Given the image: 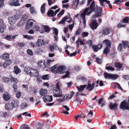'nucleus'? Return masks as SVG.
Wrapping results in <instances>:
<instances>
[{
    "instance_id": "nucleus-7",
    "label": "nucleus",
    "mask_w": 129,
    "mask_h": 129,
    "mask_svg": "<svg viewBox=\"0 0 129 129\" xmlns=\"http://www.w3.org/2000/svg\"><path fill=\"white\" fill-rule=\"evenodd\" d=\"M30 73L29 75L31 76L37 77L39 74V72L37 69H33L32 68V69L31 70Z\"/></svg>"
},
{
    "instance_id": "nucleus-59",
    "label": "nucleus",
    "mask_w": 129,
    "mask_h": 129,
    "mask_svg": "<svg viewBox=\"0 0 129 129\" xmlns=\"http://www.w3.org/2000/svg\"><path fill=\"white\" fill-rule=\"evenodd\" d=\"M122 77L125 80H129V75H123L122 76Z\"/></svg>"
},
{
    "instance_id": "nucleus-25",
    "label": "nucleus",
    "mask_w": 129,
    "mask_h": 129,
    "mask_svg": "<svg viewBox=\"0 0 129 129\" xmlns=\"http://www.w3.org/2000/svg\"><path fill=\"white\" fill-rule=\"evenodd\" d=\"M57 47V45L54 43H53L52 45H50L49 49L50 51L52 52H53Z\"/></svg>"
},
{
    "instance_id": "nucleus-58",
    "label": "nucleus",
    "mask_w": 129,
    "mask_h": 129,
    "mask_svg": "<svg viewBox=\"0 0 129 129\" xmlns=\"http://www.w3.org/2000/svg\"><path fill=\"white\" fill-rule=\"evenodd\" d=\"M33 29L36 31H38L40 29V27L37 25H35L33 26Z\"/></svg>"
},
{
    "instance_id": "nucleus-57",
    "label": "nucleus",
    "mask_w": 129,
    "mask_h": 129,
    "mask_svg": "<svg viewBox=\"0 0 129 129\" xmlns=\"http://www.w3.org/2000/svg\"><path fill=\"white\" fill-rule=\"evenodd\" d=\"M96 62L99 64H100L102 63V61L101 59L97 57L96 59Z\"/></svg>"
},
{
    "instance_id": "nucleus-50",
    "label": "nucleus",
    "mask_w": 129,
    "mask_h": 129,
    "mask_svg": "<svg viewBox=\"0 0 129 129\" xmlns=\"http://www.w3.org/2000/svg\"><path fill=\"white\" fill-rule=\"evenodd\" d=\"M125 24H123L122 22L119 23L117 25L118 28H119L121 27H125Z\"/></svg>"
},
{
    "instance_id": "nucleus-30",
    "label": "nucleus",
    "mask_w": 129,
    "mask_h": 129,
    "mask_svg": "<svg viewBox=\"0 0 129 129\" xmlns=\"http://www.w3.org/2000/svg\"><path fill=\"white\" fill-rule=\"evenodd\" d=\"M9 56V53H5L2 55L1 57L3 59L6 60L8 58Z\"/></svg>"
},
{
    "instance_id": "nucleus-55",
    "label": "nucleus",
    "mask_w": 129,
    "mask_h": 129,
    "mask_svg": "<svg viewBox=\"0 0 129 129\" xmlns=\"http://www.w3.org/2000/svg\"><path fill=\"white\" fill-rule=\"evenodd\" d=\"M25 45V44L23 42L18 43L17 44V46L20 47H22Z\"/></svg>"
},
{
    "instance_id": "nucleus-3",
    "label": "nucleus",
    "mask_w": 129,
    "mask_h": 129,
    "mask_svg": "<svg viewBox=\"0 0 129 129\" xmlns=\"http://www.w3.org/2000/svg\"><path fill=\"white\" fill-rule=\"evenodd\" d=\"M20 18V15L16 14L12 17H9L8 19L9 23L11 24H12L15 23L17 20Z\"/></svg>"
},
{
    "instance_id": "nucleus-2",
    "label": "nucleus",
    "mask_w": 129,
    "mask_h": 129,
    "mask_svg": "<svg viewBox=\"0 0 129 129\" xmlns=\"http://www.w3.org/2000/svg\"><path fill=\"white\" fill-rule=\"evenodd\" d=\"M89 8H86L83 11V12L81 13L80 16L81 17L82 20H83V23L84 26L86 25V20L85 19V15H88L89 14L91 13V11H89Z\"/></svg>"
},
{
    "instance_id": "nucleus-20",
    "label": "nucleus",
    "mask_w": 129,
    "mask_h": 129,
    "mask_svg": "<svg viewBox=\"0 0 129 129\" xmlns=\"http://www.w3.org/2000/svg\"><path fill=\"white\" fill-rule=\"evenodd\" d=\"M86 87V85H81L80 86V87H77V88L78 89V91L80 92L82 91Z\"/></svg>"
},
{
    "instance_id": "nucleus-49",
    "label": "nucleus",
    "mask_w": 129,
    "mask_h": 129,
    "mask_svg": "<svg viewBox=\"0 0 129 129\" xmlns=\"http://www.w3.org/2000/svg\"><path fill=\"white\" fill-rule=\"evenodd\" d=\"M42 64H44L43 62L42 61H39L38 63V65L39 67L43 69L44 68L45 66L44 65L42 66Z\"/></svg>"
},
{
    "instance_id": "nucleus-29",
    "label": "nucleus",
    "mask_w": 129,
    "mask_h": 129,
    "mask_svg": "<svg viewBox=\"0 0 129 129\" xmlns=\"http://www.w3.org/2000/svg\"><path fill=\"white\" fill-rule=\"evenodd\" d=\"M111 74L106 72L104 73V76L106 79H111Z\"/></svg>"
},
{
    "instance_id": "nucleus-48",
    "label": "nucleus",
    "mask_w": 129,
    "mask_h": 129,
    "mask_svg": "<svg viewBox=\"0 0 129 129\" xmlns=\"http://www.w3.org/2000/svg\"><path fill=\"white\" fill-rule=\"evenodd\" d=\"M97 47L96 45H93V46H92V48L94 52H97L98 51L99 49Z\"/></svg>"
},
{
    "instance_id": "nucleus-56",
    "label": "nucleus",
    "mask_w": 129,
    "mask_h": 129,
    "mask_svg": "<svg viewBox=\"0 0 129 129\" xmlns=\"http://www.w3.org/2000/svg\"><path fill=\"white\" fill-rule=\"evenodd\" d=\"M27 52L28 55L31 56L33 55V53L32 51L30 49H28L27 51Z\"/></svg>"
},
{
    "instance_id": "nucleus-41",
    "label": "nucleus",
    "mask_w": 129,
    "mask_h": 129,
    "mask_svg": "<svg viewBox=\"0 0 129 129\" xmlns=\"http://www.w3.org/2000/svg\"><path fill=\"white\" fill-rule=\"evenodd\" d=\"M42 78L43 80H48L49 79V74H46L43 75Z\"/></svg>"
},
{
    "instance_id": "nucleus-38",
    "label": "nucleus",
    "mask_w": 129,
    "mask_h": 129,
    "mask_svg": "<svg viewBox=\"0 0 129 129\" xmlns=\"http://www.w3.org/2000/svg\"><path fill=\"white\" fill-rule=\"evenodd\" d=\"M98 8L99 11L98 12H97L96 14L95 15V16L96 17H98L99 16H101L102 15V9L100 7H99Z\"/></svg>"
},
{
    "instance_id": "nucleus-62",
    "label": "nucleus",
    "mask_w": 129,
    "mask_h": 129,
    "mask_svg": "<svg viewBox=\"0 0 129 129\" xmlns=\"http://www.w3.org/2000/svg\"><path fill=\"white\" fill-rule=\"evenodd\" d=\"M28 15H29L26 14H25L22 16L23 17L24 20H26L28 19Z\"/></svg>"
},
{
    "instance_id": "nucleus-44",
    "label": "nucleus",
    "mask_w": 129,
    "mask_h": 129,
    "mask_svg": "<svg viewBox=\"0 0 129 129\" xmlns=\"http://www.w3.org/2000/svg\"><path fill=\"white\" fill-rule=\"evenodd\" d=\"M0 25L2 27L4 28H5L6 26L3 19H0Z\"/></svg>"
},
{
    "instance_id": "nucleus-13",
    "label": "nucleus",
    "mask_w": 129,
    "mask_h": 129,
    "mask_svg": "<svg viewBox=\"0 0 129 129\" xmlns=\"http://www.w3.org/2000/svg\"><path fill=\"white\" fill-rule=\"evenodd\" d=\"M103 43L105 44L106 47L111 48V43L110 40L106 39L103 41Z\"/></svg>"
},
{
    "instance_id": "nucleus-54",
    "label": "nucleus",
    "mask_w": 129,
    "mask_h": 129,
    "mask_svg": "<svg viewBox=\"0 0 129 129\" xmlns=\"http://www.w3.org/2000/svg\"><path fill=\"white\" fill-rule=\"evenodd\" d=\"M89 35V33L86 32H84L82 33V38H84L87 36Z\"/></svg>"
},
{
    "instance_id": "nucleus-4",
    "label": "nucleus",
    "mask_w": 129,
    "mask_h": 129,
    "mask_svg": "<svg viewBox=\"0 0 129 129\" xmlns=\"http://www.w3.org/2000/svg\"><path fill=\"white\" fill-rule=\"evenodd\" d=\"M120 107L121 109L123 110H129V105L128 103L125 101L121 103Z\"/></svg>"
},
{
    "instance_id": "nucleus-35",
    "label": "nucleus",
    "mask_w": 129,
    "mask_h": 129,
    "mask_svg": "<svg viewBox=\"0 0 129 129\" xmlns=\"http://www.w3.org/2000/svg\"><path fill=\"white\" fill-rule=\"evenodd\" d=\"M114 87L113 88H117L118 89L122 90H123L122 88L121 87L119 83L117 82H115L114 83Z\"/></svg>"
},
{
    "instance_id": "nucleus-64",
    "label": "nucleus",
    "mask_w": 129,
    "mask_h": 129,
    "mask_svg": "<svg viewBox=\"0 0 129 129\" xmlns=\"http://www.w3.org/2000/svg\"><path fill=\"white\" fill-rule=\"evenodd\" d=\"M64 10L63 9L57 14V16L58 17H60L61 15H62L64 12Z\"/></svg>"
},
{
    "instance_id": "nucleus-15",
    "label": "nucleus",
    "mask_w": 129,
    "mask_h": 129,
    "mask_svg": "<svg viewBox=\"0 0 129 129\" xmlns=\"http://www.w3.org/2000/svg\"><path fill=\"white\" fill-rule=\"evenodd\" d=\"M44 41L42 39H38L36 43V45L39 47H40L42 46L44 44Z\"/></svg>"
},
{
    "instance_id": "nucleus-10",
    "label": "nucleus",
    "mask_w": 129,
    "mask_h": 129,
    "mask_svg": "<svg viewBox=\"0 0 129 129\" xmlns=\"http://www.w3.org/2000/svg\"><path fill=\"white\" fill-rule=\"evenodd\" d=\"M32 21H34V20L32 19H31L29 20L28 21L25 27L26 29L31 28L33 25V22Z\"/></svg>"
},
{
    "instance_id": "nucleus-24",
    "label": "nucleus",
    "mask_w": 129,
    "mask_h": 129,
    "mask_svg": "<svg viewBox=\"0 0 129 129\" xmlns=\"http://www.w3.org/2000/svg\"><path fill=\"white\" fill-rule=\"evenodd\" d=\"M3 97L4 99L6 101H8L10 98L9 94L7 92L3 94Z\"/></svg>"
},
{
    "instance_id": "nucleus-1",
    "label": "nucleus",
    "mask_w": 129,
    "mask_h": 129,
    "mask_svg": "<svg viewBox=\"0 0 129 129\" xmlns=\"http://www.w3.org/2000/svg\"><path fill=\"white\" fill-rule=\"evenodd\" d=\"M61 84L60 82H58L56 84V87H54L53 89V96L56 97L62 96V90L60 88Z\"/></svg>"
},
{
    "instance_id": "nucleus-8",
    "label": "nucleus",
    "mask_w": 129,
    "mask_h": 129,
    "mask_svg": "<svg viewBox=\"0 0 129 129\" xmlns=\"http://www.w3.org/2000/svg\"><path fill=\"white\" fill-rule=\"evenodd\" d=\"M112 32V29L110 28L106 27L103 30V34L104 35H106L111 33Z\"/></svg>"
},
{
    "instance_id": "nucleus-22",
    "label": "nucleus",
    "mask_w": 129,
    "mask_h": 129,
    "mask_svg": "<svg viewBox=\"0 0 129 129\" xmlns=\"http://www.w3.org/2000/svg\"><path fill=\"white\" fill-rule=\"evenodd\" d=\"M57 67V65L56 64H55L53 67L50 68L49 70L52 72L56 73L57 71L56 69Z\"/></svg>"
},
{
    "instance_id": "nucleus-45",
    "label": "nucleus",
    "mask_w": 129,
    "mask_h": 129,
    "mask_svg": "<svg viewBox=\"0 0 129 129\" xmlns=\"http://www.w3.org/2000/svg\"><path fill=\"white\" fill-rule=\"evenodd\" d=\"M129 20V18L127 16L125 17L124 18H123L122 21V22L124 23H128Z\"/></svg>"
},
{
    "instance_id": "nucleus-60",
    "label": "nucleus",
    "mask_w": 129,
    "mask_h": 129,
    "mask_svg": "<svg viewBox=\"0 0 129 129\" xmlns=\"http://www.w3.org/2000/svg\"><path fill=\"white\" fill-rule=\"evenodd\" d=\"M52 29L54 31V34L56 36H57L58 33V31L57 29L56 28H55L54 27H53Z\"/></svg>"
},
{
    "instance_id": "nucleus-14",
    "label": "nucleus",
    "mask_w": 129,
    "mask_h": 129,
    "mask_svg": "<svg viewBox=\"0 0 129 129\" xmlns=\"http://www.w3.org/2000/svg\"><path fill=\"white\" fill-rule=\"evenodd\" d=\"M43 99L44 102L48 101L49 102H51L52 101V96L47 95L43 98Z\"/></svg>"
},
{
    "instance_id": "nucleus-9",
    "label": "nucleus",
    "mask_w": 129,
    "mask_h": 129,
    "mask_svg": "<svg viewBox=\"0 0 129 129\" xmlns=\"http://www.w3.org/2000/svg\"><path fill=\"white\" fill-rule=\"evenodd\" d=\"M10 78L3 77L2 78L3 81H10V79L11 81H17V79L11 75H10Z\"/></svg>"
},
{
    "instance_id": "nucleus-6",
    "label": "nucleus",
    "mask_w": 129,
    "mask_h": 129,
    "mask_svg": "<svg viewBox=\"0 0 129 129\" xmlns=\"http://www.w3.org/2000/svg\"><path fill=\"white\" fill-rule=\"evenodd\" d=\"M90 27L92 29H97L98 26V23L96 22L95 20L92 21L90 24Z\"/></svg>"
},
{
    "instance_id": "nucleus-23",
    "label": "nucleus",
    "mask_w": 129,
    "mask_h": 129,
    "mask_svg": "<svg viewBox=\"0 0 129 129\" xmlns=\"http://www.w3.org/2000/svg\"><path fill=\"white\" fill-rule=\"evenodd\" d=\"M54 61V60H47V61L46 62V65H45V62H43V63H44V64H42V66L43 65L45 67V68L46 67H47L48 68H49L50 65V63H51L52 62H53Z\"/></svg>"
},
{
    "instance_id": "nucleus-31",
    "label": "nucleus",
    "mask_w": 129,
    "mask_h": 129,
    "mask_svg": "<svg viewBox=\"0 0 129 129\" xmlns=\"http://www.w3.org/2000/svg\"><path fill=\"white\" fill-rule=\"evenodd\" d=\"M68 18V16H66L64 17L59 22V24H63L65 23L66 21Z\"/></svg>"
},
{
    "instance_id": "nucleus-43",
    "label": "nucleus",
    "mask_w": 129,
    "mask_h": 129,
    "mask_svg": "<svg viewBox=\"0 0 129 129\" xmlns=\"http://www.w3.org/2000/svg\"><path fill=\"white\" fill-rule=\"evenodd\" d=\"M100 1V3L101 6L105 7V3H104V2H106L108 1L107 0H99Z\"/></svg>"
},
{
    "instance_id": "nucleus-26",
    "label": "nucleus",
    "mask_w": 129,
    "mask_h": 129,
    "mask_svg": "<svg viewBox=\"0 0 129 129\" xmlns=\"http://www.w3.org/2000/svg\"><path fill=\"white\" fill-rule=\"evenodd\" d=\"M32 69V68L29 67H26L24 69V70L25 72H26L28 74H29L30 73L31 70Z\"/></svg>"
},
{
    "instance_id": "nucleus-37",
    "label": "nucleus",
    "mask_w": 129,
    "mask_h": 129,
    "mask_svg": "<svg viewBox=\"0 0 129 129\" xmlns=\"http://www.w3.org/2000/svg\"><path fill=\"white\" fill-rule=\"evenodd\" d=\"M46 4V3H44L42 5L41 7V13L42 14L44 13L45 12Z\"/></svg>"
},
{
    "instance_id": "nucleus-16",
    "label": "nucleus",
    "mask_w": 129,
    "mask_h": 129,
    "mask_svg": "<svg viewBox=\"0 0 129 129\" xmlns=\"http://www.w3.org/2000/svg\"><path fill=\"white\" fill-rule=\"evenodd\" d=\"M94 85L95 83H92L91 84L89 83L88 85L86 86V89L89 91H90L94 88Z\"/></svg>"
},
{
    "instance_id": "nucleus-5",
    "label": "nucleus",
    "mask_w": 129,
    "mask_h": 129,
    "mask_svg": "<svg viewBox=\"0 0 129 129\" xmlns=\"http://www.w3.org/2000/svg\"><path fill=\"white\" fill-rule=\"evenodd\" d=\"M20 0H10L9 2V4L10 6H17L20 5L19 3Z\"/></svg>"
},
{
    "instance_id": "nucleus-51",
    "label": "nucleus",
    "mask_w": 129,
    "mask_h": 129,
    "mask_svg": "<svg viewBox=\"0 0 129 129\" xmlns=\"http://www.w3.org/2000/svg\"><path fill=\"white\" fill-rule=\"evenodd\" d=\"M3 15L4 16H9L10 13L7 10H5L3 12Z\"/></svg>"
},
{
    "instance_id": "nucleus-34",
    "label": "nucleus",
    "mask_w": 129,
    "mask_h": 129,
    "mask_svg": "<svg viewBox=\"0 0 129 129\" xmlns=\"http://www.w3.org/2000/svg\"><path fill=\"white\" fill-rule=\"evenodd\" d=\"M119 77V75L117 74H111V79L113 80H115Z\"/></svg>"
},
{
    "instance_id": "nucleus-52",
    "label": "nucleus",
    "mask_w": 129,
    "mask_h": 129,
    "mask_svg": "<svg viewBox=\"0 0 129 129\" xmlns=\"http://www.w3.org/2000/svg\"><path fill=\"white\" fill-rule=\"evenodd\" d=\"M70 72L69 71H67L66 73V74L62 76V78H64L67 77L69 76Z\"/></svg>"
},
{
    "instance_id": "nucleus-19",
    "label": "nucleus",
    "mask_w": 129,
    "mask_h": 129,
    "mask_svg": "<svg viewBox=\"0 0 129 129\" xmlns=\"http://www.w3.org/2000/svg\"><path fill=\"white\" fill-rule=\"evenodd\" d=\"M117 105L116 103H111L109 105V108L111 110H115L116 109Z\"/></svg>"
},
{
    "instance_id": "nucleus-40",
    "label": "nucleus",
    "mask_w": 129,
    "mask_h": 129,
    "mask_svg": "<svg viewBox=\"0 0 129 129\" xmlns=\"http://www.w3.org/2000/svg\"><path fill=\"white\" fill-rule=\"evenodd\" d=\"M29 10H30V12L31 14H36L37 12L36 11L35 8H34V7H30L29 9Z\"/></svg>"
},
{
    "instance_id": "nucleus-39",
    "label": "nucleus",
    "mask_w": 129,
    "mask_h": 129,
    "mask_svg": "<svg viewBox=\"0 0 129 129\" xmlns=\"http://www.w3.org/2000/svg\"><path fill=\"white\" fill-rule=\"evenodd\" d=\"M54 11L51 10H49L47 13V15L49 16L53 17L54 16Z\"/></svg>"
},
{
    "instance_id": "nucleus-17",
    "label": "nucleus",
    "mask_w": 129,
    "mask_h": 129,
    "mask_svg": "<svg viewBox=\"0 0 129 129\" xmlns=\"http://www.w3.org/2000/svg\"><path fill=\"white\" fill-rule=\"evenodd\" d=\"M88 8H89V9H90L93 12H95L96 11L95 8V3L94 1H93L91 3L89 7Z\"/></svg>"
},
{
    "instance_id": "nucleus-21",
    "label": "nucleus",
    "mask_w": 129,
    "mask_h": 129,
    "mask_svg": "<svg viewBox=\"0 0 129 129\" xmlns=\"http://www.w3.org/2000/svg\"><path fill=\"white\" fill-rule=\"evenodd\" d=\"M110 48L106 47L105 48L103 51V54H106L107 57V54L110 51Z\"/></svg>"
},
{
    "instance_id": "nucleus-28",
    "label": "nucleus",
    "mask_w": 129,
    "mask_h": 129,
    "mask_svg": "<svg viewBox=\"0 0 129 129\" xmlns=\"http://www.w3.org/2000/svg\"><path fill=\"white\" fill-rule=\"evenodd\" d=\"M12 103L14 106V107H16L18 106L19 105V102L18 100L16 99L13 100L12 102Z\"/></svg>"
},
{
    "instance_id": "nucleus-42",
    "label": "nucleus",
    "mask_w": 129,
    "mask_h": 129,
    "mask_svg": "<svg viewBox=\"0 0 129 129\" xmlns=\"http://www.w3.org/2000/svg\"><path fill=\"white\" fill-rule=\"evenodd\" d=\"M123 48V45L121 43H120L117 48L118 51L119 52H121Z\"/></svg>"
},
{
    "instance_id": "nucleus-33",
    "label": "nucleus",
    "mask_w": 129,
    "mask_h": 129,
    "mask_svg": "<svg viewBox=\"0 0 129 129\" xmlns=\"http://www.w3.org/2000/svg\"><path fill=\"white\" fill-rule=\"evenodd\" d=\"M114 64L115 67L119 69H120L122 67V64L119 63L115 62L114 63Z\"/></svg>"
},
{
    "instance_id": "nucleus-63",
    "label": "nucleus",
    "mask_w": 129,
    "mask_h": 129,
    "mask_svg": "<svg viewBox=\"0 0 129 129\" xmlns=\"http://www.w3.org/2000/svg\"><path fill=\"white\" fill-rule=\"evenodd\" d=\"M23 37L25 38L26 39L28 40L31 39H33V37H30L28 36L27 35H24Z\"/></svg>"
},
{
    "instance_id": "nucleus-47",
    "label": "nucleus",
    "mask_w": 129,
    "mask_h": 129,
    "mask_svg": "<svg viewBox=\"0 0 129 129\" xmlns=\"http://www.w3.org/2000/svg\"><path fill=\"white\" fill-rule=\"evenodd\" d=\"M122 43L123 45V47L124 48L126 47V46L129 44V43L128 41H122Z\"/></svg>"
},
{
    "instance_id": "nucleus-32",
    "label": "nucleus",
    "mask_w": 129,
    "mask_h": 129,
    "mask_svg": "<svg viewBox=\"0 0 129 129\" xmlns=\"http://www.w3.org/2000/svg\"><path fill=\"white\" fill-rule=\"evenodd\" d=\"M57 70L60 74H62L63 73V67L62 66H59L57 68Z\"/></svg>"
},
{
    "instance_id": "nucleus-12",
    "label": "nucleus",
    "mask_w": 129,
    "mask_h": 129,
    "mask_svg": "<svg viewBox=\"0 0 129 129\" xmlns=\"http://www.w3.org/2000/svg\"><path fill=\"white\" fill-rule=\"evenodd\" d=\"M12 62V60L8 59L6 60L5 62L3 64V66L4 68L10 65Z\"/></svg>"
},
{
    "instance_id": "nucleus-53",
    "label": "nucleus",
    "mask_w": 129,
    "mask_h": 129,
    "mask_svg": "<svg viewBox=\"0 0 129 129\" xmlns=\"http://www.w3.org/2000/svg\"><path fill=\"white\" fill-rule=\"evenodd\" d=\"M106 69L107 70H110L111 71H113L115 70V69L112 66H109L106 67Z\"/></svg>"
},
{
    "instance_id": "nucleus-61",
    "label": "nucleus",
    "mask_w": 129,
    "mask_h": 129,
    "mask_svg": "<svg viewBox=\"0 0 129 129\" xmlns=\"http://www.w3.org/2000/svg\"><path fill=\"white\" fill-rule=\"evenodd\" d=\"M93 113L91 110H90L88 113L87 116L90 118L92 117L93 115Z\"/></svg>"
},
{
    "instance_id": "nucleus-46",
    "label": "nucleus",
    "mask_w": 129,
    "mask_h": 129,
    "mask_svg": "<svg viewBox=\"0 0 129 129\" xmlns=\"http://www.w3.org/2000/svg\"><path fill=\"white\" fill-rule=\"evenodd\" d=\"M81 28L80 27H79L76 31L75 34L76 36L79 35L81 34Z\"/></svg>"
},
{
    "instance_id": "nucleus-36",
    "label": "nucleus",
    "mask_w": 129,
    "mask_h": 129,
    "mask_svg": "<svg viewBox=\"0 0 129 129\" xmlns=\"http://www.w3.org/2000/svg\"><path fill=\"white\" fill-rule=\"evenodd\" d=\"M43 28L45 30V31L47 33L49 32L50 31V28L48 25H44Z\"/></svg>"
},
{
    "instance_id": "nucleus-11",
    "label": "nucleus",
    "mask_w": 129,
    "mask_h": 129,
    "mask_svg": "<svg viewBox=\"0 0 129 129\" xmlns=\"http://www.w3.org/2000/svg\"><path fill=\"white\" fill-rule=\"evenodd\" d=\"M12 103H8L6 104L5 105V108L6 110H11L14 107Z\"/></svg>"
},
{
    "instance_id": "nucleus-18",
    "label": "nucleus",
    "mask_w": 129,
    "mask_h": 129,
    "mask_svg": "<svg viewBox=\"0 0 129 129\" xmlns=\"http://www.w3.org/2000/svg\"><path fill=\"white\" fill-rule=\"evenodd\" d=\"M39 92L41 96H44L47 95V90L45 89H41Z\"/></svg>"
},
{
    "instance_id": "nucleus-27",
    "label": "nucleus",
    "mask_w": 129,
    "mask_h": 129,
    "mask_svg": "<svg viewBox=\"0 0 129 129\" xmlns=\"http://www.w3.org/2000/svg\"><path fill=\"white\" fill-rule=\"evenodd\" d=\"M14 72L16 74H17L18 73L21 72V70L18 67L16 66L14 67Z\"/></svg>"
}]
</instances>
